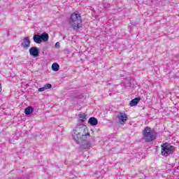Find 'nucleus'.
<instances>
[{
    "mask_svg": "<svg viewBox=\"0 0 179 179\" xmlns=\"http://www.w3.org/2000/svg\"><path fill=\"white\" fill-rule=\"evenodd\" d=\"M73 138L76 143H80V141H87L90 138V134L85 132L83 125H78L73 129Z\"/></svg>",
    "mask_w": 179,
    "mask_h": 179,
    "instance_id": "obj_1",
    "label": "nucleus"
},
{
    "mask_svg": "<svg viewBox=\"0 0 179 179\" xmlns=\"http://www.w3.org/2000/svg\"><path fill=\"white\" fill-rule=\"evenodd\" d=\"M68 22L73 30H79L82 27V15L80 13H73L69 18Z\"/></svg>",
    "mask_w": 179,
    "mask_h": 179,
    "instance_id": "obj_2",
    "label": "nucleus"
},
{
    "mask_svg": "<svg viewBox=\"0 0 179 179\" xmlns=\"http://www.w3.org/2000/svg\"><path fill=\"white\" fill-rule=\"evenodd\" d=\"M143 139L145 142H153L157 138V133L149 127H146L143 131Z\"/></svg>",
    "mask_w": 179,
    "mask_h": 179,
    "instance_id": "obj_3",
    "label": "nucleus"
},
{
    "mask_svg": "<svg viewBox=\"0 0 179 179\" xmlns=\"http://www.w3.org/2000/svg\"><path fill=\"white\" fill-rule=\"evenodd\" d=\"M162 151L161 153L162 156L167 157L169 155H171V153H174V146L170 145L169 143H165L161 145Z\"/></svg>",
    "mask_w": 179,
    "mask_h": 179,
    "instance_id": "obj_4",
    "label": "nucleus"
},
{
    "mask_svg": "<svg viewBox=\"0 0 179 179\" xmlns=\"http://www.w3.org/2000/svg\"><path fill=\"white\" fill-rule=\"evenodd\" d=\"M48 38H50V36L48 34L43 32L41 34H34L33 36V40L34 43L36 44H41V43H45L48 41Z\"/></svg>",
    "mask_w": 179,
    "mask_h": 179,
    "instance_id": "obj_5",
    "label": "nucleus"
},
{
    "mask_svg": "<svg viewBox=\"0 0 179 179\" xmlns=\"http://www.w3.org/2000/svg\"><path fill=\"white\" fill-rule=\"evenodd\" d=\"M117 118L119 120L120 124L124 125L127 121H128V115L125 112H119L117 113Z\"/></svg>",
    "mask_w": 179,
    "mask_h": 179,
    "instance_id": "obj_6",
    "label": "nucleus"
},
{
    "mask_svg": "<svg viewBox=\"0 0 179 179\" xmlns=\"http://www.w3.org/2000/svg\"><path fill=\"white\" fill-rule=\"evenodd\" d=\"M30 39L29 37L26 36L22 39V43H21V47L24 50H29V48L30 47Z\"/></svg>",
    "mask_w": 179,
    "mask_h": 179,
    "instance_id": "obj_7",
    "label": "nucleus"
},
{
    "mask_svg": "<svg viewBox=\"0 0 179 179\" xmlns=\"http://www.w3.org/2000/svg\"><path fill=\"white\" fill-rule=\"evenodd\" d=\"M29 54L31 55V57H34V58H36L40 55V51L37 48V47H31L29 49Z\"/></svg>",
    "mask_w": 179,
    "mask_h": 179,
    "instance_id": "obj_8",
    "label": "nucleus"
},
{
    "mask_svg": "<svg viewBox=\"0 0 179 179\" xmlns=\"http://www.w3.org/2000/svg\"><path fill=\"white\" fill-rule=\"evenodd\" d=\"M88 124H90V125H92V127H96V125L99 124V120H97V118L92 117L89 119Z\"/></svg>",
    "mask_w": 179,
    "mask_h": 179,
    "instance_id": "obj_9",
    "label": "nucleus"
},
{
    "mask_svg": "<svg viewBox=\"0 0 179 179\" xmlns=\"http://www.w3.org/2000/svg\"><path fill=\"white\" fill-rule=\"evenodd\" d=\"M139 101H141V99L139 97H136L130 101L129 105L131 107H134V106H137Z\"/></svg>",
    "mask_w": 179,
    "mask_h": 179,
    "instance_id": "obj_10",
    "label": "nucleus"
},
{
    "mask_svg": "<svg viewBox=\"0 0 179 179\" xmlns=\"http://www.w3.org/2000/svg\"><path fill=\"white\" fill-rule=\"evenodd\" d=\"M34 111V108L32 106H28L24 110L26 115H30Z\"/></svg>",
    "mask_w": 179,
    "mask_h": 179,
    "instance_id": "obj_11",
    "label": "nucleus"
},
{
    "mask_svg": "<svg viewBox=\"0 0 179 179\" xmlns=\"http://www.w3.org/2000/svg\"><path fill=\"white\" fill-rule=\"evenodd\" d=\"M78 117H79L80 122H85V121H86V120H87L86 114H85V113L79 114Z\"/></svg>",
    "mask_w": 179,
    "mask_h": 179,
    "instance_id": "obj_12",
    "label": "nucleus"
},
{
    "mask_svg": "<svg viewBox=\"0 0 179 179\" xmlns=\"http://www.w3.org/2000/svg\"><path fill=\"white\" fill-rule=\"evenodd\" d=\"M52 69L55 72H58V71H59V64H58V63H53L52 64Z\"/></svg>",
    "mask_w": 179,
    "mask_h": 179,
    "instance_id": "obj_13",
    "label": "nucleus"
},
{
    "mask_svg": "<svg viewBox=\"0 0 179 179\" xmlns=\"http://www.w3.org/2000/svg\"><path fill=\"white\" fill-rule=\"evenodd\" d=\"M82 149H90V148H92V144L90 143H87V144H84L81 146Z\"/></svg>",
    "mask_w": 179,
    "mask_h": 179,
    "instance_id": "obj_14",
    "label": "nucleus"
},
{
    "mask_svg": "<svg viewBox=\"0 0 179 179\" xmlns=\"http://www.w3.org/2000/svg\"><path fill=\"white\" fill-rule=\"evenodd\" d=\"M45 90H47V89H51V87H52V85L50 83L45 84L44 86Z\"/></svg>",
    "mask_w": 179,
    "mask_h": 179,
    "instance_id": "obj_15",
    "label": "nucleus"
},
{
    "mask_svg": "<svg viewBox=\"0 0 179 179\" xmlns=\"http://www.w3.org/2000/svg\"><path fill=\"white\" fill-rule=\"evenodd\" d=\"M44 90H45V87H40L38 90V92H44Z\"/></svg>",
    "mask_w": 179,
    "mask_h": 179,
    "instance_id": "obj_16",
    "label": "nucleus"
},
{
    "mask_svg": "<svg viewBox=\"0 0 179 179\" xmlns=\"http://www.w3.org/2000/svg\"><path fill=\"white\" fill-rule=\"evenodd\" d=\"M55 48H59V42H57L55 45Z\"/></svg>",
    "mask_w": 179,
    "mask_h": 179,
    "instance_id": "obj_17",
    "label": "nucleus"
},
{
    "mask_svg": "<svg viewBox=\"0 0 179 179\" xmlns=\"http://www.w3.org/2000/svg\"><path fill=\"white\" fill-rule=\"evenodd\" d=\"M2 92V85L0 83V92Z\"/></svg>",
    "mask_w": 179,
    "mask_h": 179,
    "instance_id": "obj_18",
    "label": "nucleus"
},
{
    "mask_svg": "<svg viewBox=\"0 0 179 179\" xmlns=\"http://www.w3.org/2000/svg\"><path fill=\"white\" fill-rule=\"evenodd\" d=\"M176 57H179L178 55H176Z\"/></svg>",
    "mask_w": 179,
    "mask_h": 179,
    "instance_id": "obj_19",
    "label": "nucleus"
}]
</instances>
